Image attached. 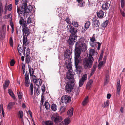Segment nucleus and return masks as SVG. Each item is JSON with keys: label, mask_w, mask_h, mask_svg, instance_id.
Here are the masks:
<instances>
[{"label": "nucleus", "mask_w": 125, "mask_h": 125, "mask_svg": "<svg viewBox=\"0 0 125 125\" xmlns=\"http://www.w3.org/2000/svg\"><path fill=\"white\" fill-rule=\"evenodd\" d=\"M71 99L70 96L65 95L61 98V101L62 103H64L66 104L69 102L71 100Z\"/></svg>", "instance_id": "obj_9"}, {"label": "nucleus", "mask_w": 125, "mask_h": 125, "mask_svg": "<svg viewBox=\"0 0 125 125\" xmlns=\"http://www.w3.org/2000/svg\"><path fill=\"white\" fill-rule=\"evenodd\" d=\"M83 47L79 46H77L76 45L75 49V62H78V58L80 56L81 51H85L87 49H83Z\"/></svg>", "instance_id": "obj_3"}, {"label": "nucleus", "mask_w": 125, "mask_h": 125, "mask_svg": "<svg viewBox=\"0 0 125 125\" xmlns=\"http://www.w3.org/2000/svg\"><path fill=\"white\" fill-rule=\"evenodd\" d=\"M77 36L76 35H70L69 38L67 41V42L70 45H73L76 41Z\"/></svg>", "instance_id": "obj_6"}, {"label": "nucleus", "mask_w": 125, "mask_h": 125, "mask_svg": "<svg viewBox=\"0 0 125 125\" xmlns=\"http://www.w3.org/2000/svg\"><path fill=\"white\" fill-rule=\"evenodd\" d=\"M22 31L23 36H28L30 33V30L28 28H23Z\"/></svg>", "instance_id": "obj_12"}, {"label": "nucleus", "mask_w": 125, "mask_h": 125, "mask_svg": "<svg viewBox=\"0 0 125 125\" xmlns=\"http://www.w3.org/2000/svg\"><path fill=\"white\" fill-rule=\"evenodd\" d=\"M96 18V17L95 16L92 19V21L93 22L94 26L96 27H98L100 25V22L99 21L97 20Z\"/></svg>", "instance_id": "obj_13"}, {"label": "nucleus", "mask_w": 125, "mask_h": 125, "mask_svg": "<svg viewBox=\"0 0 125 125\" xmlns=\"http://www.w3.org/2000/svg\"><path fill=\"white\" fill-rule=\"evenodd\" d=\"M18 114L20 116V118H22L23 117V111L21 110L19 112Z\"/></svg>", "instance_id": "obj_47"}, {"label": "nucleus", "mask_w": 125, "mask_h": 125, "mask_svg": "<svg viewBox=\"0 0 125 125\" xmlns=\"http://www.w3.org/2000/svg\"><path fill=\"white\" fill-rule=\"evenodd\" d=\"M90 22L89 21H87L85 24L84 27L85 29H87L89 27L90 25Z\"/></svg>", "instance_id": "obj_37"}, {"label": "nucleus", "mask_w": 125, "mask_h": 125, "mask_svg": "<svg viewBox=\"0 0 125 125\" xmlns=\"http://www.w3.org/2000/svg\"><path fill=\"white\" fill-rule=\"evenodd\" d=\"M103 56V54L102 53H101L100 55L99 60H102Z\"/></svg>", "instance_id": "obj_64"}, {"label": "nucleus", "mask_w": 125, "mask_h": 125, "mask_svg": "<svg viewBox=\"0 0 125 125\" xmlns=\"http://www.w3.org/2000/svg\"><path fill=\"white\" fill-rule=\"evenodd\" d=\"M28 66L30 76H31L33 74H34V71L33 69L31 68L29 64L28 65Z\"/></svg>", "instance_id": "obj_21"}, {"label": "nucleus", "mask_w": 125, "mask_h": 125, "mask_svg": "<svg viewBox=\"0 0 125 125\" xmlns=\"http://www.w3.org/2000/svg\"><path fill=\"white\" fill-rule=\"evenodd\" d=\"M121 7L123 8L125 5V0H121Z\"/></svg>", "instance_id": "obj_49"}, {"label": "nucleus", "mask_w": 125, "mask_h": 125, "mask_svg": "<svg viewBox=\"0 0 125 125\" xmlns=\"http://www.w3.org/2000/svg\"><path fill=\"white\" fill-rule=\"evenodd\" d=\"M94 59L92 57L85 58L83 60V65L85 69L91 68Z\"/></svg>", "instance_id": "obj_2"}, {"label": "nucleus", "mask_w": 125, "mask_h": 125, "mask_svg": "<svg viewBox=\"0 0 125 125\" xmlns=\"http://www.w3.org/2000/svg\"><path fill=\"white\" fill-rule=\"evenodd\" d=\"M88 96L85 97L82 103V104L83 106L85 105L88 102Z\"/></svg>", "instance_id": "obj_35"}, {"label": "nucleus", "mask_w": 125, "mask_h": 125, "mask_svg": "<svg viewBox=\"0 0 125 125\" xmlns=\"http://www.w3.org/2000/svg\"><path fill=\"white\" fill-rule=\"evenodd\" d=\"M22 64L23 65L22 66V69L23 70V74H24L25 72V64L22 63Z\"/></svg>", "instance_id": "obj_53"}, {"label": "nucleus", "mask_w": 125, "mask_h": 125, "mask_svg": "<svg viewBox=\"0 0 125 125\" xmlns=\"http://www.w3.org/2000/svg\"><path fill=\"white\" fill-rule=\"evenodd\" d=\"M85 39L83 37H81L78 40V42L76 43L75 45L77 46L81 47L83 49H87V46L86 44L84 43ZM84 49H83V50Z\"/></svg>", "instance_id": "obj_5"}, {"label": "nucleus", "mask_w": 125, "mask_h": 125, "mask_svg": "<svg viewBox=\"0 0 125 125\" xmlns=\"http://www.w3.org/2000/svg\"><path fill=\"white\" fill-rule=\"evenodd\" d=\"M97 66L96 64H94L93 65V68L91 70V73L90 74V76L92 75L95 72L96 69V68Z\"/></svg>", "instance_id": "obj_26"}, {"label": "nucleus", "mask_w": 125, "mask_h": 125, "mask_svg": "<svg viewBox=\"0 0 125 125\" xmlns=\"http://www.w3.org/2000/svg\"><path fill=\"white\" fill-rule=\"evenodd\" d=\"M9 43L10 46L11 47H13V41L11 37H10V38L9 40Z\"/></svg>", "instance_id": "obj_45"}, {"label": "nucleus", "mask_w": 125, "mask_h": 125, "mask_svg": "<svg viewBox=\"0 0 125 125\" xmlns=\"http://www.w3.org/2000/svg\"><path fill=\"white\" fill-rule=\"evenodd\" d=\"M44 105L46 109H49L50 107V105L49 104L48 102H45Z\"/></svg>", "instance_id": "obj_40"}, {"label": "nucleus", "mask_w": 125, "mask_h": 125, "mask_svg": "<svg viewBox=\"0 0 125 125\" xmlns=\"http://www.w3.org/2000/svg\"><path fill=\"white\" fill-rule=\"evenodd\" d=\"M74 77V75L71 74L70 73H67V74L66 76V77L67 78L69 79H72L74 81V79H73V78Z\"/></svg>", "instance_id": "obj_24"}, {"label": "nucleus", "mask_w": 125, "mask_h": 125, "mask_svg": "<svg viewBox=\"0 0 125 125\" xmlns=\"http://www.w3.org/2000/svg\"><path fill=\"white\" fill-rule=\"evenodd\" d=\"M15 62L13 59H12L10 61V64L11 66H14L15 63Z\"/></svg>", "instance_id": "obj_51"}, {"label": "nucleus", "mask_w": 125, "mask_h": 125, "mask_svg": "<svg viewBox=\"0 0 125 125\" xmlns=\"http://www.w3.org/2000/svg\"><path fill=\"white\" fill-rule=\"evenodd\" d=\"M33 86L32 83H31L30 85V94L32 95L33 94Z\"/></svg>", "instance_id": "obj_34"}, {"label": "nucleus", "mask_w": 125, "mask_h": 125, "mask_svg": "<svg viewBox=\"0 0 125 125\" xmlns=\"http://www.w3.org/2000/svg\"><path fill=\"white\" fill-rule=\"evenodd\" d=\"M18 97L19 99H21L22 97V93L21 92L18 93Z\"/></svg>", "instance_id": "obj_52"}, {"label": "nucleus", "mask_w": 125, "mask_h": 125, "mask_svg": "<svg viewBox=\"0 0 125 125\" xmlns=\"http://www.w3.org/2000/svg\"><path fill=\"white\" fill-rule=\"evenodd\" d=\"M110 4L107 2H104L102 5V8L104 10H108L110 6Z\"/></svg>", "instance_id": "obj_16"}, {"label": "nucleus", "mask_w": 125, "mask_h": 125, "mask_svg": "<svg viewBox=\"0 0 125 125\" xmlns=\"http://www.w3.org/2000/svg\"><path fill=\"white\" fill-rule=\"evenodd\" d=\"M108 23V20H106L101 24V26L102 27L104 28L107 26Z\"/></svg>", "instance_id": "obj_33"}, {"label": "nucleus", "mask_w": 125, "mask_h": 125, "mask_svg": "<svg viewBox=\"0 0 125 125\" xmlns=\"http://www.w3.org/2000/svg\"><path fill=\"white\" fill-rule=\"evenodd\" d=\"M28 36H23V45L27 44L29 45V42L27 39Z\"/></svg>", "instance_id": "obj_20"}, {"label": "nucleus", "mask_w": 125, "mask_h": 125, "mask_svg": "<svg viewBox=\"0 0 125 125\" xmlns=\"http://www.w3.org/2000/svg\"><path fill=\"white\" fill-rule=\"evenodd\" d=\"M10 14L5 15L3 17V18L4 19H7L8 18H9L10 16Z\"/></svg>", "instance_id": "obj_54"}, {"label": "nucleus", "mask_w": 125, "mask_h": 125, "mask_svg": "<svg viewBox=\"0 0 125 125\" xmlns=\"http://www.w3.org/2000/svg\"><path fill=\"white\" fill-rule=\"evenodd\" d=\"M68 62V63L66 66L67 68L68 69V72L69 73H71V72L72 71V66L71 64V62L70 60L68 59L66 60L65 63L67 64Z\"/></svg>", "instance_id": "obj_11"}, {"label": "nucleus", "mask_w": 125, "mask_h": 125, "mask_svg": "<svg viewBox=\"0 0 125 125\" xmlns=\"http://www.w3.org/2000/svg\"><path fill=\"white\" fill-rule=\"evenodd\" d=\"M95 43H97L98 44V47H97L98 50H99L100 49V46L101 44L99 42H96Z\"/></svg>", "instance_id": "obj_63"}, {"label": "nucleus", "mask_w": 125, "mask_h": 125, "mask_svg": "<svg viewBox=\"0 0 125 125\" xmlns=\"http://www.w3.org/2000/svg\"><path fill=\"white\" fill-rule=\"evenodd\" d=\"M31 58L30 56L29 55H26L25 60L26 62L28 64L30 61H31Z\"/></svg>", "instance_id": "obj_30"}, {"label": "nucleus", "mask_w": 125, "mask_h": 125, "mask_svg": "<svg viewBox=\"0 0 125 125\" xmlns=\"http://www.w3.org/2000/svg\"><path fill=\"white\" fill-rule=\"evenodd\" d=\"M64 121L65 125H68L70 122V119L68 118H66Z\"/></svg>", "instance_id": "obj_39"}, {"label": "nucleus", "mask_w": 125, "mask_h": 125, "mask_svg": "<svg viewBox=\"0 0 125 125\" xmlns=\"http://www.w3.org/2000/svg\"><path fill=\"white\" fill-rule=\"evenodd\" d=\"M91 41L93 43H94V42L95 41V36H94V35L93 36L92 38H91L90 39Z\"/></svg>", "instance_id": "obj_57"}, {"label": "nucleus", "mask_w": 125, "mask_h": 125, "mask_svg": "<svg viewBox=\"0 0 125 125\" xmlns=\"http://www.w3.org/2000/svg\"><path fill=\"white\" fill-rule=\"evenodd\" d=\"M79 60H78V62L76 61L75 62V67L77 71L79 72V73L81 71L82 69V67L81 66L78 65V64L79 63Z\"/></svg>", "instance_id": "obj_19"}, {"label": "nucleus", "mask_w": 125, "mask_h": 125, "mask_svg": "<svg viewBox=\"0 0 125 125\" xmlns=\"http://www.w3.org/2000/svg\"><path fill=\"white\" fill-rule=\"evenodd\" d=\"M31 18L30 17H29L28 18L27 22L28 24L30 23L31 22Z\"/></svg>", "instance_id": "obj_61"}, {"label": "nucleus", "mask_w": 125, "mask_h": 125, "mask_svg": "<svg viewBox=\"0 0 125 125\" xmlns=\"http://www.w3.org/2000/svg\"><path fill=\"white\" fill-rule=\"evenodd\" d=\"M2 29L3 31H6V27L5 24H3L2 26Z\"/></svg>", "instance_id": "obj_62"}, {"label": "nucleus", "mask_w": 125, "mask_h": 125, "mask_svg": "<svg viewBox=\"0 0 125 125\" xmlns=\"http://www.w3.org/2000/svg\"><path fill=\"white\" fill-rule=\"evenodd\" d=\"M9 83L10 81L8 80H6L4 83L3 85V87L4 89H6L8 87Z\"/></svg>", "instance_id": "obj_23"}, {"label": "nucleus", "mask_w": 125, "mask_h": 125, "mask_svg": "<svg viewBox=\"0 0 125 125\" xmlns=\"http://www.w3.org/2000/svg\"><path fill=\"white\" fill-rule=\"evenodd\" d=\"M104 62H100L99 63L98 66V69H100L102 67L103 65L104 64Z\"/></svg>", "instance_id": "obj_42"}, {"label": "nucleus", "mask_w": 125, "mask_h": 125, "mask_svg": "<svg viewBox=\"0 0 125 125\" xmlns=\"http://www.w3.org/2000/svg\"><path fill=\"white\" fill-rule=\"evenodd\" d=\"M109 105V101L107 100L104 103V104L103 105L102 104V107L104 108H105L106 107L108 106Z\"/></svg>", "instance_id": "obj_38"}, {"label": "nucleus", "mask_w": 125, "mask_h": 125, "mask_svg": "<svg viewBox=\"0 0 125 125\" xmlns=\"http://www.w3.org/2000/svg\"><path fill=\"white\" fill-rule=\"evenodd\" d=\"M71 55L70 51L68 50H66L64 52V56L65 58L70 60V56Z\"/></svg>", "instance_id": "obj_14"}, {"label": "nucleus", "mask_w": 125, "mask_h": 125, "mask_svg": "<svg viewBox=\"0 0 125 125\" xmlns=\"http://www.w3.org/2000/svg\"><path fill=\"white\" fill-rule=\"evenodd\" d=\"M45 86L44 84H43L42 85L41 88L42 91L43 93L45 92Z\"/></svg>", "instance_id": "obj_60"}, {"label": "nucleus", "mask_w": 125, "mask_h": 125, "mask_svg": "<svg viewBox=\"0 0 125 125\" xmlns=\"http://www.w3.org/2000/svg\"><path fill=\"white\" fill-rule=\"evenodd\" d=\"M120 11L122 16L123 17H124L125 16V13L122 10H121L120 8Z\"/></svg>", "instance_id": "obj_58"}, {"label": "nucleus", "mask_w": 125, "mask_h": 125, "mask_svg": "<svg viewBox=\"0 0 125 125\" xmlns=\"http://www.w3.org/2000/svg\"><path fill=\"white\" fill-rule=\"evenodd\" d=\"M17 48L19 55L20 56H21L23 51L22 49V48L21 47V46L19 44Z\"/></svg>", "instance_id": "obj_27"}, {"label": "nucleus", "mask_w": 125, "mask_h": 125, "mask_svg": "<svg viewBox=\"0 0 125 125\" xmlns=\"http://www.w3.org/2000/svg\"><path fill=\"white\" fill-rule=\"evenodd\" d=\"M45 124L46 125H53V123L51 121H46Z\"/></svg>", "instance_id": "obj_50"}, {"label": "nucleus", "mask_w": 125, "mask_h": 125, "mask_svg": "<svg viewBox=\"0 0 125 125\" xmlns=\"http://www.w3.org/2000/svg\"><path fill=\"white\" fill-rule=\"evenodd\" d=\"M69 31L72 34L71 35H76L75 34L77 31V30L71 26H69Z\"/></svg>", "instance_id": "obj_15"}, {"label": "nucleus", "mask_w": 125, "mask_h": 125, "mask_svg": "<svg viewBox=\"0 0 125 125\" xmlns=\"http://www.w3.org/2000/svg\"><path fill=\"white\" fill-rule=\"evenodd\" d=\"M34 83H36L37 86H40L42 83V81L40 79H37L36 81L34 82Z\"/></svg>", "instance_id": "obj_25"}, {"label": "nucleus", "mask_w": 125, "mask_h": 125, "mask_svg": "<svg viewBox=\"0 0 125 125\" xmlns=\"http://www.w3.org/2000/svg\"><path fill=\"white\" fill-rule=\"evenodd\" d=\"M74 81L73 80L67 83L65 89V90L66 92L70 93L72 92L74 86Z\"/></svg>", "instance_id": "obj_4"}, {"label": "nucleus", "mask_w": 125, "mask_h": 125, "mask_svg": "<svg viewBox=\"0 0 125 125\" xmlns=\"http://www.w3.org/2000/svg\"><path fill=\"white\" fill-rule=\"evenodd\" d=\"M23 28H28L27 27V23L26 21H25L23 22Z\"/></svg>", "instance_id": "obj_59"}, {"label": "nucleus", "mask_w": 125, "mask_h": 125, "mask_svg": "<svg viewBox=\"0 0 125 125\" xmlns=\"http://www.w3.org/2000/svg\"><path fill=\"white\" fill-rule=\"evenodd\" d=\"M78 5L80 7H83L84 3V2L83 0L80 2H78Z\"/></svg>", "instance_id": "obj_43"}, {"label": "nucleus", "mask_w": 125, "mask_h": 125, "mask_svg": "<svg viewBox=\"0 0 125 125\" xmlns=\"http://www.w3.org/2000/svg\"><path fill=\"white\" fill-rule=\"evenodd\" d=\"M27 3L26 2H24L22 3L21 6H17V12L18 13L19 17H20L19 21V23L21 25H22L24 21V19L23 17H21V15H22L24 17L25 14H26L28 11L27 10Z\"/></svg>", "instance_id": "obj_1"}, {"label": "nucleus", "mask_w": 125, "mask_h": 125, "mask_svg": "<svg viewBox=\"0 0 125 125\" xmlns=\"http://www.w3.org/2000/svg\"><path fill=\"white\" fill-rule=\"evenodd\" d=\"M116 84L117 92L118 94H119L120 90L121 87L120 84V81L119 79L117 81Z\"/></svg>", "instance_id": "obj_17"}, {"label": "nucleus", "mask_w": 125, "mask_h": 125, "mask_svg": "<svg viewBox=\"0 0 125 125\" xmlns=\"http://www.w3.org/2000/svg\"><path fill=\"white\" fill-rule=\"evenodd\" d=\"M51 108L52 110L55 111L57 110V107L55 104H53L52 105Z\"/></svg>", "instance_id": "obj_36"}, {"label": "nucleus", "mask_w": 125, "mask_h": 125, "mask_svg": "<svg viewBox=\"0 0 125 125\" xmlns=\"http://www.w3.org/2000/svg\"><path fill=\"white\" fill-rule=\"evenodd\" d=\"M65 21L67 23L69 24H70L71 23L70 19H69L68 17L66 18L65 20Z\"/></svg>", "instance_id": "obj_56"}, {"label": "nucleus", "mask_w": 125, "mask_h": 125, "mask_svg": "<svg viewBox=\"0 0 125 125\" xmlns=\"http://www.w3.org/2000/svg\"><path fill=\"white\" fill-rule=\"evenodd\" d=\"M31 76H32L33 77V82H36V80L37 79L36 78V77L35 75H34L33 74L32 75H31Z\"/></svg>", "instance_id": "obj_55"}, {"label": "nucleus", "mask_w": 125, "mask_h": 125, "mask_svg": "<svg viewBox=\"0 0 125 125\" xmlns=\"http://www.w3.org/2000/svg\"><path fill=\"white\" fill-rule=\"evenodd\" d=\"M93 81L92 79H91L86 84V88L88 90H89L93 82Z\"/></svg>", "instance_id": "obj_22"}, {"label": "nucleus", "mask_w": 125, "mask_h": 125, "mask_svg": "<svg viewBox=\"0 0 125 125\" xmlns=\"http://www.w3.org/2000/svg\"><path fill=\"white\" fill-rule=\"evenodd\" d=\"M7 10H11L12 9V5L11 4H10L9 5L7 6V9H6L7 10Z\"/></svg>", "instance_id": "obj_48"}, {"label": "nucleus", "mask_w": 125, "mask_h": 125, "mask_svg": "<svg viewBox=\"0 0 125 125\" xmlns=\"http://www.w3.org/2000/svg\"><path fill=\"white\" fill-rule=\"evenodd\" d=\"M96 13L97 16L99 18L102 19L103 18L104 12L103 11L100 10L97 12Z\"/></svg>", "instance_id": "obj_18"}, {"label": "nucleus", "mask_w": 125, "mask_h": 125, "mask_svg": "<svg viewBox=\"0 0 125 125\" xmlns=\"http://www.w3.org/2000/svg\"><path fill=\"white\" fill-rule=\"evenodd\" d=\"M52 119L56 123H58L61 122L62 119V117L59 116L58 114L57 113L54 114L52 116Z\"/></svg>", "instance_id": "obj_7"}, {"label": "nucleus", "mask_w": 125, "mask_h": 125, "mask_svg": "<svg viewBox=\"0 0 125 125\" xmlns=\"http://www.w3.org/2000/svg\"><path fill=\"white\" fill-rule=\"evenodd\" d=\"M15 104V103L14 102H10L8 104L7 108L9 110H10L12 108L13 106Z\"/></svg>", "instance_id": "obj_28"}, {"label": "nucleus", "mask_w": 125, "mask_h": 125, "mask_svg": "<svg viewBox=\"0 0 125 125\" xmlns=\"http://www.w3.org/2000/svg\"><path fill=\"white\" fill-rule=\"evenodd\" d=\"M10 25L11 26L12 28V30H11V32L12 33H13L14 32V26L12 21V20L11 21H10Z\"/></svg>", "instance_id": "obj_41"}, {"label": "nucleus", "mask_w": 125, "mask_h": 125, "mask_svg": "<svg viewBox=\"0 0 125 125\" xmlns=\"http://www.w3.org/2000/svg\"><path fill=\"white\" fill-rule=\"evenodd\" d=\"M67 114L70 117L72 116L73 114V108H71L67 112Z\"/></svg>", "instance_id": "obj_32"}, {"label": "nucleus", "mask_w": 125, "mask_h": 125, "mask_svg": "<svg viewBox=\"0 0 125 125\" xmlns=\"http://www.w3.org/2000/svg\"><path fill=\"white\" fill-rule=\"evenodd\" d=\"M75 95L76 96L78 95L79 94V93L80 92L79 88H75Z\"/></svg>", "instance_id": "obj_44"}, {"label": "nucleus", "mask_w": 125, "mask_h": 125, "mask_svg": "<svg viewBox=\"0 0 125 125\" xmlns=\"http://www.w3.org/2000/svg\"><path fill=\"white\" fill-rule=\"evenodd\" d=\"M8 93L14 99H15V97L13 92L12 90L10 89H9L8 90Z\"/></svg>", "instance_id": "obj_31"}, {"label": "nucleus", "mask_w": 125, "mask_h": 125, "mask_svg": "<svg viewBox=\"0 0 125 125\" xmlns=\"http://www.w3.org/2000/svg\"><path fill=\"white\" fill-rule=\"evenodd\" d=\"M66 108L64 106H62L60 108V111L61 113H63L65 112Z\"/></svg>", "instance_id": "obj_46"}, {"label": "nucleus", "mask_w": 125, "mask_h": 125, "mask_svg": "<svg viewBox=\"0 0 125 125\" xmlns=\"http://www.w3.org/2000/svg\"><path fill=\"white\" fill-rule=\"evenodd\" d=\"M29 73L27 71H26L25 77V85L26 87H28L30 85V80L29 78Z\"/></svg>", "instance_id": "obj_8"}, {"label": "nucleus", "mask_w": 125, "mask_h": 125, "mask_svg": "<svg viewBox=\"0 0 125 125\" xmlns=\"http://www.w3.org/2000/svg\"><path fill=\"white\" fill-rule=\"evenodd\" d=\"M87 75L86 74L83 75L80 80L79 82V85L80 87H81L83 85L84 82L87 80Z\"/></svg>", "instance_id": "obj_10"}, {"label": "nucleus", "mask_w": 125, "mask_h": 125, "mask_svg": "<svg viewBox=\"0 0 125 125\" xmlns=\"http://www.w3.org/2000/svg\"><path fill=\"white\" fill-rule=\"evenodd\" d=\"M95 52V51L94 49H91L89 51V54L88 57H92V56L94 55Z\"/></svg>", "instance_id": "obj_29"}]
</instances>
